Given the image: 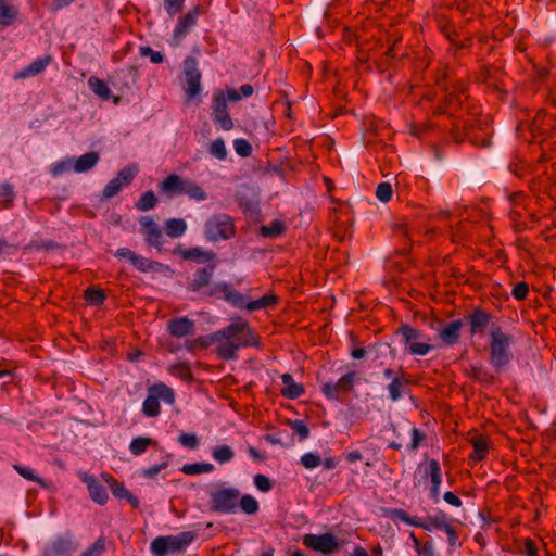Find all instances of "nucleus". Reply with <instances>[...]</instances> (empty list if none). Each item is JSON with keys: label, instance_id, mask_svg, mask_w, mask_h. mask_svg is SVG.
<instances>
[{"label": "nucleus", "instance_id": "obj_1", "mask_svg": "<svg viewBox=\"0 0 556 556\" xmlns=\"http://www.w3.org/2000/svg\"><path fill=\"white\" fill-rule=\"evenodd\" d=\"M216 343V354L223 361L238 358V351L242 348L261 349V338L250 324L241 317L233 319L226 327L207 336H201L186 341V349L194 353L198 350H206Z\"/></svg>", "mask_w": 556, "mask_h": 556}, {"label": "nucleus", "instance_id": "obj_2", "mask_svg": "<svg viewBox=\"0 0 556 556\" xmlns=\"http://www.w3.org/2000/svg\"><path fill=\"white\" fill-rule=\"evenodd\" d=\"M514 336L503 330L498 324L491 325L489 331L490 365L497 371L507 368L513 361Z\"/></svg>", "mask_w": 556, "mask_h": 556}, {"label": "nucleus", "instance_id": "obj_3", "mask_svg": "<svg viewBox=\"0 0 556 556\" xmlns=\"http://www.w3.org/2000/svg\"><path fill=\"white\" fill-rule=\"evenodd\" d=\"M389 516L393 519L401 520L409 526L421 528L422 530L426 531H444L451 523H453V519H451L448 515L443 510H438L434 515L428 516L426 521H422L418 517H410L402 508L391 509Z\"/></svg>", "mask_w": 556, "mask_h": 556}, {"label": "nucleus", "instance_id": "obj_4", "mask_svg": "<svg viewBox=\"0 0 556 556\" xmlns=\"http://www.w3.org/2000/svg\"><path fill=\"white\" fill-rule=\"evenodd\" d=\"M194 539L195 534L191 531H185L178 535L157 536L151 543V552L154 556L181 553L186 551Z\"/></svg>", "mask_w": 556, "mask_h": 556}, {"label": "nucleus", "instance_id": "obj_5", "mask_svg": "<svg viewBox=\"0 0 556 556\" xmlns=\"http://www.w3.org/2000/svg\"><path fill=\"white\" fill-rule=\"evenodd\" d=\"M240 490L218 485L210 492V508L219 514H235L238 510Z\"/></svg>", "mask_w": 556, "mask_h": 556}, {"label": "nucleus", "instance_id": "obj_6", "mask_svg": "<svg viewBox=\"0 0 556 556\" xmlns=\"http://www.w3.org/2000/svg\"><path fill=\"white\" fill-rule=\"evenodd\" d=\"M236 233L232 217L228 214H214L204 224V236L208 241L228 240Z\"/></svg>", "mask_w": 556, "mask_h": 556}, {"label": "nucleus", "instance_id": "obj_7", "mask_svg": "<svg viewBox=\"0 0 556 556\" xmlns=\"http://www.w3.org/2000/svg\"><path fill=\"white\" fill-rule=\"evenodd\" d=\"M397 333L402 336V342L408 346L412 355L425 356L433 349L430 343L422 341L425 334L421 331L407 324L402 325Z\"/></svg>", "mask_w": 556, "mask_h": 556}, {"label": "nucleus", "instance_id": "obj_8", "mask_svg": "<svg viewBox=\"0 0 556 556\" xmlns=\"http://www.w3.org/2000/svg\"><path fill=\"white\" fill-rule=\"evenodd\" d=\"M303 544L318 553H323L324 555H330L338 552L341 547V543L338 538L331 533L326 532L324 534H305L303 536Z\"/></svg>", "mask_w": 556, "mask_h": 556}, {"label": "nucleus", "instance_id": "obj_9", "mask_svg": "<svg viewBox=\"0 0 556 556\" xmlns=\"http://www.w3.org/2000/svg\"><path fill=\"white\" fill-rule=\"evenodd\" d=\"M139 232L143 236L148 247L156 249L159 252L163 249V231L161 226L151 216H141L138 219Z\"/></svg>", "mask_w": 556, "mask_h": 556}, {"label": "nucleus", "instance_id": "obj_10", "mask_svg": "<svg viewBox=\"0 0 556 556\" xmlns=\"http://www.w3.org/2000/svg\"><path fill=\"white\" fill-rule=\"evenodd\" d=\"M114 255L119 260H128L140 273H161L165 268L162 263L136 254L127 248L117 249Z\"/></svg>", "mask_w": 556, "mask_h": 556}, {"label": "nucleus", "instance_id": "obj_11", "mask_svg": "<svg viewBox=\"0 0 556 556\" xmlns=\"http://www.w3.org/2000/svg\"><path fill=\"white\" fill-rule=\"evenodd\" d=\"M74 535L66 532L48 542L43 548L45 556H70L78 549Z\"/></svg>", "mask_w": 556, "mask_h": 556}, {"label": "nucleus", "instance_id": "obj_12", "mask_svg": "<svg viewBox=\"0 0 556 556\" xmlns=\"http://www.w3.org/2000/svg\"><path fill=\"white\" fill-rule=\"evenodd\" d=\"M212 117L214 123L223 130H230L233 128V122L228 113L227 99L222 90H216L212 99Z\"/></svg>", "mask_w": 556, "mask_h": 556}, {"label": "nucleus", "instance_id": "obj_13", "mask_svg": "<svg viewBox=\"0 0 556 556\" xmlns=\"http://www.w3.org/2000/svg\"><path fill=\"white\" fill-rule=\"evenodd\" d=\"M184 76L187 85L185 89L187 100L190 101L201 92L202 74L198 68V61L194 58L188 56L184 61Z\"/></svg>", "mask_w": 556, "mask_h": 556}, {"label": "nucleus", "instance_id": "obj_14", "mask_svg": "<svg viewBox=\"0 0 556 556\" xmlns=\"http://www.w3.org/2000/svg\"><path fill=\"white\" fill-rule=\"evenodd\" d=\"M138 173L136 165H129L122 168L117 175L111 179L102 191V199H111L119 193V191L131 184Z\"/></svg>", "mask_w": 556, "mask_h": 556}, {"label": "nucleus", "instance_id": "obj_15", "mask_svg": "<svg viewBox=\"0 0 556 556\" xmlns=\"http://www.w3.org/2000/svg\"><path fill=\"white\" fill-rule=\"evenodd\" d=\"M493 315L492 313L483 309L482 307H476L469 313L465 320L469 327V333L471 337L482 336L485 331L491 328Z\"/></svg>", "mask_w": 556, "mask_h": 556}, {"label": "nucleus", "instance_id": "obj_16", "mask_svg": "<svg viewBox=\"0 0 556 556\" xmlns=\"http://www.w3.org/2000/svg\"><path fill=\"white\" fill-rule=\"evenodd\" d=\"M355 376L354 371H350L337 382H326L321 388L324 395L329 400H339L342 394H346L353 389Z\"/></svg>", "mask_w": 556, "mask_h": 556}, {"label": "nucleus", "instance_id": "obj_17", "mask_svg": "<svg viewBox=\"0 0 556 556\" xmlns=\"http://www.w3.org/2000/svg\"><path fill=\"white\" fill-rule=\"evenodd\" d=\"M216 293H223L224 299L232 306L240 309H248L249 301L247 300L245 295L241 294L230 285L226 282L215 285L214 290L210 294L213 295Z\"/></svg>", "mask_w": 556, "mask_h": 556}, {"label": "nucleus", "instance_id": "obj_18", "mask_svg": "<svg viewBox=\"0 0 556 556\" xmlns=\"http://www.w3.org/2000/svg\"><path fill=\"white\" fill-rule=\"evenodd\" d=\"M425 476L430 479V497L434 503H438L440 500V486L442 483V470L440 463L431 458L427 462V468L425 471Z\"/></svg>", "mask_w": 556, "mask_h": 556}, {"label": "nucleus", "instance_id": "obj_19", "mask_svg": "<svg viewBox=\"0 0 556 556\" xmlns=\"http://www.w3.org/2000/svg\"><path fill=\"white\" fill-rule=\"evenodd\" d=\"M79 478L86 484L89 495L94 503L104 505L108 502V492L94 476L84 472L79 475Z\"/></svg>", "mask_w": 556, "mask_h": 556}, {"label": "nucleus", "instance_id": "obj_20", "mask_svg": "<svg viewBox=\"0 0 556 556\" xmlns=\"http://www.w3.org/2000/svg\"><path fill=\"white\" fill-rule=\"evenodd\" d=\"M553 127L554 116H548L544 109L538 110L531 123L533 136L545 138L549 136Z\"/></svg>", "mask_w": 556, "mask_h": 556}, {"label": "nucleus", "instance_id": "obj_21", "mask_svg": "<svg viewBox=\"0 0 556 556\" xmlns=\"http://www.w3.org/2000/svg\"><path fill=\"white\" fill-rule=\"evenodd\" d=\"M167 331L172 337L184 338L194 332V321L184 317H175L167 321Z\"/></svg>", "mask_w": 556, "mask_h": 556}, {"label": "nucleus", "instance_id": "obj_22", "mask_svg": "<svg viewBox=\"0 0 556 556\" xmlns=\"http://www.w3.org/2000/svg\"><path fill=\"white\" fill-rule=\"evenodd\" d=\"M463 326L462 319L453 320L439 330L438 337L445 346H453L459 342Z\"/></svg>", "mask_w": 556, "mask_h": 556}, {"label": "nucleus", "instance_id": "obj_23", "mask_svg": "<svg viewBox=\"0 0 556 556\" xmlns=\"http://www.w3.org/2000/svg\"><path fill=\"white\" fill-rule=\"evenodd\" d=\"M186 180L187 178H184L180 175L172 174L159 184V192L167 195L168 198L182 195Z\"/></svg>", "mask_w": 556, "mask_h": 556}, {"label": "nucleus", "instance_id": "obj_24", "mask_svg": "<svg viewBox=\"0 0 556 556\" xmlns=\"http://www.w3.org/2000/svg\"><path fill=\"white\" fill-rule=\"evenodd\" d=\"M214 271V264L197 269L193 274L192 280L188 283V290L191 292H199L203 288L207 287L212 281Z\"/></svg>", "mask_w": 556, "mask_h": 556}, {"label": "nucleus", "instance_id": "obj_25", "mask_svg": "<svg viewBox=\"0 0 556 556\" xmlns=\"http://www.w3.org/2000/svg\"><path fill=\"white\" fill-rule=\"evenodd\" d=\"M52 60L53 59L50 54L36 59L29 65L17 72L14 75V79H25L42 73L47 68V66L52 62Z\"/></svg>", "mask_w": 556, "mask_h": 556}, {"label": "nucleus", "instance_id": "obj_26", "mask_svg": "<svg viewBox=\"0 0 556 556\" xmlns=\"http://www.w3.org/2000/svg\"><path fill=\"white\" fill-rule=\"evenodd\" d=\"M174 254L180 255L184 260L194 261L198 263L212 262L215 258V254L213 252L204 251L200 247H194L191 249H181L178 247L174 250Z\"/></svg>", "mask_w": 556, "mask_h": 556}, {"label": "nucleus", "instance_id": "obj_27", "mask_svg": "<svg viewBox=\"0 0 556 556\" xmlns=\"http://www.w3.org/2000/svg\"><path fill=\"white\" fill-rule=\"evenodd\" d=\"M200 14V5L194 7L184 16H181L174 29V36L180 38L186 36L189 30L197 24L198 16Z\"/></svg>", "mask_w": 556, "mask_h": 556}, {"label": "nucleus", "instance_id": "obj_28", "mask_svg": "<svg viewBox=\"0 0 556 556\" xmlns=\"http://www.w3.org/2000/svg\"><path fill=\"white\" fill-rule=\"evenodd\" d=\"M282 388L280 394L289 400H296L305 393L304 386L294 381L291 374H283L281 376Z\"/></svg>", "mask_w": 556, "mask_h": 556}, {"label": "nucleus", "instance_id": "obj_29", "mask_svg": "<svg viewBox=\"0 0 556 556\" xmlns=\"http://www.w3.org/2000/svg\"><path fill=\"white\" fill-rule=\"evenodd\" d=\"M471 445L473 451L469 455V463L475 465L486 457L490 450V441L488 437L479 434L471 440Z\"/></svg>", "mask_w": 556, "mask_h": 556}, {"label": "nucleus", "instance_id": "obj_30", "mask_svg": "<svg viewBox=\"0 0 556 556\" xmlns=\"http://www.w3.org/2000/svg\"><path fill=\"white\" fill-rule=\"evenodd\" d=\"M409 383L406 374L400 369V371L393 377L392 381L387 387L389 396L393 402L399 401L403 393L402 390Z\"/></svg>", "mask_w": 556, "mask_h": 556}, {"label": "nucleus", "instance_id": "obj_31", "mask_svg": "<svg viewBox=\"0 0 556 556\" xmlns=\"http://www.w3.org/2000/svg\"><path fill=\"white\" fill-rule=\"evenodd\" d=\"M466 375L470 379L483 384L492 386L495 382V377L492 372L483 368L482 366L470 365L466 369Z\"/></svg>", "mask_w": 556, "mask_h": 556}, {"label": "nucleus", "instance_id": "obj_32", "mask_svg": "<svg viewBox=\"0 0 556 556\" xmlns=\"http://www.w3.org/2000/svg\"><path fill=\"white\" fill-rule=\"evenodd\" d=\"M18 16L17 7L11 4L9 0H0V26L9 27L15 23Z\"/></svg>", "mask_w": 556, "mask_h": 556}, {"label": "nucleus", "instance_id": "obj_33", "mask_svg": "<svg viewBox=\"0 0 556 556\" xmlns=\"http://www.w3.org/2000/svg\"><path fill=\"white\" fill-rule=\"evenodd\" d=\"M100 156L98 152L91 151L80 155L78 159L73 160V169L76 173H85L96 166Z\"/></svg>", "mask_w": 556, "mask_h": 556}, {"label": "nucleus", "instance_id": "obj_34", "mask_svg": "<svg viewBox=\"0 0 556 556\" xmlns=\"http://www.w3.org/2000/svg\"><path fill=\"white\" fill-rule=\"evenodd\" d=\"M148 392L154 394V397L160 402V400L164 401L166 404L175 403V393L172 388L166 386L163 382H156L148 388Z\"/></svg>", "mask_w": 556, "mask_h": 556}, {"label": "nucleus", "instance_id": "obj_35", "mask_svg": "<svg viewBox=\"0 0 556 556\" xmlns=\"http://www.w3.org/2000/svg\"><path fill=\"white\" fill-rule=\"evenodd\" d=\"M150 446H157V442L150 437H136L129 444V451L134 456H140L146 453Z\"/></svg>", "mask_w": 556, "mask_h": 556}, {"label": "nucleus", "instance_id": "obj_36", "mask_svg": "<svg viewBox=\"0 0 556 556\" xmlns=\"http://www.w3.org/2000/svg\"><path fill=\"white\" fill-rule=\"evenodd\" d=\"M186 230L187 223L182 218H169L165 222L164 231L170 238H179Z\"/></svg>", "mask_w": 556, "mask_h": 556}, {"label": "nucleus", "instance_id": "obj_37", "mask_svg": "<svg viewBox=\"0 0 556 556\" xmlns=\"http://www.w3.org/2000/svg\"><path fill=\"white\" fill-rule=\"evenodd\" d=\"M453 89L447 92L446 100L451 108L460 106L463 101L467 99L466 86L463 81L452 87Z\"/></svg>", "mask_w": 556, "mask_h": 556}, {"label": "nucleus", "instance_id": "obj_38", "mask_svg": "<svg viewBox=\"0 0 556 556\" xmlns=\"http://www.w3.org/2000/svg\"><path fill=\"white\" fill-rule=\"evenodd\" d=\"M182 194L188 195L195 201H204L207 199L206 191L195 181L188 179L185 182Z\"/></svg>", "mask_w": 556, "mask_h": 556}, {"label": "nucleus", "instance_id": "obj_39", "mask_svg": "<svg viewBox=\"0 0 556 556\" xmlns=\"http://www.w3.org/2000/svg\"><path fill=\"white\" fill-rule=\"evenodd\" d=\"M212 457L218 464H226L235 458V452L229 445H217L212 450Z\"/></svg>", "mask_w": 556, "mask_h": 556}, {"label": "nucleus", "instance_id": "obj_40", "mask_svg": "<svg viewBox=\"0 0 556 556\" xmlns=\"http://www.w3.org/2000/svg\"><path fill=\"white\" fill-rule=\"evenodd\" d=\"M279 298L275 294H265L258 300L249 301L248 311L254 312L260 309H265L269 306H274L278 303Z\"/></svg>", "mask_w": 556, "mask_h": 556}, {"label": "nucleus", "instance_id": "obj_41", "mask_svg": "<svg viewBox=\"0 0 556 556\" xmlns=\"http://www.w3.org/2000/svg\"><path fill=\"white\" fill-rule=\"evenodd\" d=\"M84 300L91 306H100L106 300L102 289L90 287L84 291Z\"/></svg>", "mask_w": 556, "mask_h": 556}, {"label": "nucleus", "instance_id": "obj_42", "mask_svg": "<svg viewBox=\"0 0 556 556\" xmlns=\"http://www.w3.org/2000/svg\"><path fill=\"white\" fill-rule=\"evenodd\" d=\"M89 88L101 99L108 100L111 97V90L105 81L98 77H90L88 79Z\"/></svg>", "mask_w": 556, "mask_h": 556}, {"label": "nucleus", "instance_id": "obj_43", "mask_svg": "<svg viewBox=\"0 0 556 556\" xmlns=\"http://www.w3.org/2000/svg\"><path fill=\"white\" fill-rule=\"evenodd\" d=\"M285 231L286 226L279 219H275L270 224L262 226L260 229V233L265 238H276L281 236Z\"/></svg>", "mask_w": 556, "mask_h": 556}, {"label": "nucleus", "instance_id": "obj_44", "mask_svg": "<svg viewBox=\"0 0 556 556\" xmlns=\"http://www.w3.org/2000/svg\"><path fill=\"white\" fill-rule=\"evenodd\" d=\"M142 413L147 417H156L161 413L160 402L154 397V394L148 392V396L142 403Z\"/></svg>", "mask_w": 556, "mask_h": 556}, {"label": "nucleus", "instance_id": "obj_45", "mask_svg": "<svg viewBox=\"0 0 556 556\" xmlns=\"http://www.w3.org/2000/svg\"><path fill=\"white\" fill-rule=\"evenodd\" d=\"M157 204V198L152 190L146 191L141 194L136 202V208L141 212H147L154 208Z\"/></svg>", "mask_w": 556, "mask_h": 556}, {"label": "nucleus", "instance_id": "obj_46", "mask_svg": "<svg viewBox=\"0 0 556 556\" xmlns=\"http://www.w3.org/2000/svg\"><path fill=\"white\" fill-rule=\"evenodd\" d=\"M238 508L248 515H254L260 510V504L252 495L240 494Z\"/></svg>", "mask_w": 556, "mask_h": 556}, {"label": "nucleus", "instance_id": "obj_47", "mask_svg": "<svg viewBox=\"0 0 556 556\" xmlns=\"http://www.w3.org/2000/svg\"><path fill=\"white\" fill-rule=\"evenodd\" d=\"M213 470L214 466L210 463L186 464L181 467V471L188 476L208 473L212 472Z\"/></svg>", "mask_w": 556, "mask_h": 556}, {"label": "nucleus", "instance_id": "obj_48", "mask_svg": "<svg viewBox=\"0 0 556 556\" xmlns=\"http://www.w3.org/2000/svg\"><path fill=\"white\" fill-rule=\"evenodd\" d=\"M15 199L14 188L10 184L0 185V208H9Z\"/></svg>", "mask_w": 556, "mask_h": 556}, {"label": "nucleus", "instance_id": "obj_49", "mask_svg": "<svg viewBox=\"0 0 556 556\" xmlns=\"http://www.w3.org/2000/svg\"><path fill=\"white\" fill-rule=\"evenodd\" d=\"M13 469L24 479L31 482H36L42 488L47 486L46 481L42 478L38 477L31 468L15 464L13 465Z\"/></svg>", "mask_w": 556, "mask_h": 556}, {"label": "nucleus", "instance_id": "obj_50", "mask_svg": "<svg viewBox=\"0 0 556 556\" xmlns=\"http://www.w3.org/2000/svg\"><path fill=\"white\" fill-rule=\"evenodd\" d=\"M208 153L219 161L227 159L228 152L223 138L213 140L208 146Z\"/></svg>", "mask_w": 556, "mask_h": 556}, {"label": "nucleus", "instance_id": "obj_51", "mask_svg": "<svg viewBox=\"0 0 556 556\" xmlns=\"http://www.w3.org/2000/svg\"><path fill=\"white\" fill-rule=\"evenodd\" d=\"M169 371L184 381H191L193 379L191 368L187 363H176L172 365Z\"/></svg>", "mask_w": 556, "mask_h": 556}, {"label": "nucleus", "instance_id": "obj_52", "mask_svg": "<svg viewBox=\"0 0 556 556\" xmlns=\"http://www.w3.org/2000/svg\"><path fill=\"white\" fill-rule=\"evenodd\" d=\"M106 551V539L99 536L80 556H103Z\"/></svg>", "mask_w": 556, "mask_h": 556}, {"label": "nucleus", "instance_id": "obj_53", "mask_svg": "<svg viewBox=\"0 0 556 556\" xmlns=\"http://www.w3.org/2000/svg\"><path fill=\"white\" fill-rule=\"evenodd\" d=\"M288 426L299 435L300 440H305L309 437V429L303 420H288Z\"/></svg>", "mask_w": 556, "mask_h": 556}, {"label": "nucleus", "instance_id": "obj_54", "mask_svg": "<svg viewBox=\"0 0 556 556\" xmlns=\"http://www.w3.org/2000/svg\"><path fill=\"white\" fill-rule=\"evenodd\" d=\"M410 435H412V441L410 443L408 444L407 448L410 451V452H416L418 450V447L425 443L426 439H427V435L424 431H421L420 429L416 428V427H413L412 430H410Z\"/></svg>", "mask_w": 556, "mask_h": 556}, {"label": "nucleus", "instance_id": "obj_55", "mask_svg": "<svg viewBox=\"0 0 556 556\" xmlns=\"http://www.w3.org/2000/svg\"><path fill=\"white\" fill-rule=\"evenodd\" d=\"M233 148L236 153L241 157H248L252 154V146L247 139H235Z\"/></svg>", "mask_w": 556, "mask_h": 556}, {"label": "nucleus", "instance_id": "obj_56", "mask_svg": "<svg viewBox=\"0 0 556 556\" xmlns=\"http://www.w3.org/2000/svg\"><path fill=\"white\" fill-rule=\"evenodd\" d=\"M73 168V160L67 159L53 163L50 167V174L54 177L62 175Z\"/></svg>", "mask_w": 556, "mask_h": 556}, {"label": "nucleus", "instance_id": "obj_57", "mask_svg": "<svg viewBox=\"0 0 556 556\" xmlns=\"http://www.w3.org/2000/svg\"><path fill=\"white\" fill-rule=\"evenodd\" d=\"M392 193V186L389 182H380L376 188V197L383 203L391 200Z\"/></svg>", "mask_w": 556, "mask_h": 556}, {"label": "nucleus", "instance_id": "obj_58", "mask_svg": "<svg viewBox=\"0 0 556 556\" xmlns=\"http://www.w3.org/2000/svg\"><path fill=\"white\" fill-rule=\"evenodd\" d=\"M466 137L478 147H489L491 144L490 141V132H484L481 138H478V136L473 132L472 129L466 130Z\"/></svg>", "mask_w": 556, "mask_h": 556}, {"label": "nucleus", "instance_id": "obj_59", "mask_svg": "<svg viewBox=\"0 0 556 556\" xmlns=\"http://www.w3.org/2000/svg\"><path fill=\"white\" fill-rule=\"evenodd\" d=\"M115 497L119 500H126L129 504H131L132 507H138L139 500L134 496L124 484H122L119 488H117V491L113 494Z\"/></svg>", "mask_w": 556, "mask_h": 556}, {"label": "nucleus", "instance_id": "obj_60", "mask_svg": "<svg viewBox=\"0 0 556 556\" xmlns=\"http://www.w3.org/2000/svg\"><path fill=\"white\" fill-rule=\"evenodd\" d=\"M301 464L306 469H314V468L318 467L321 464V458H320L319 455H317L315 453H305L301 457Z\"/></svg>", "mask_w": 556, "mask_h": 556}, {"label": "nucleus", "instance_id": "obj_61", "mask_svg": "<svg viewBox=\"0 0 556 556\" xmlns=\"http://www.w3.org/2000/svg\"><path fill=\"white\" fill-rule=\"evenodd\" d=\"M178 442L187 448H198L200 442L194 433H182L178 437Z\"/></svg>", "mask_w": 556, "mask_h": 556}, {"label": "nucleus", "instance_id": "obj_62", "mask_svg": "<svg viewBox=\"0 0 556 556\" xmlns=\"http://www.w3.org/2000/svg\"><path fill=\"white\" fill-rule=\"evenodd\" d=\"M185 0H164V9L166 13L173 17L184 8Z\"/></svg>", "mask_w": 556, "mask_h": 556}, {"label": "nucleus", "instance_id": "obj_63", "mask_svg": "<svg viewBox=\"0 0 556 556\" xmlns=\"http://www.w3.org/2000/svg\"><path fill=\"white\" fill-rule=\"evenodd\" d=\"M140 55L141 56H149L150 61L154 64L162 63L164 61V55L159 52L154 51L151 47L144 46L140 47Z\"/></svg>", "mask_w": 556, "mask_h": 556}, {"label": "nucleus", "instance_id": "obj_64", "mask_svg": "<svg viewBox=\"0 0 556 556\" xmlns=\"http://www.w3.org/2000/svg\"><path fill=\"white\" fill-rule=\"evenodd\" d=\"M520 553L526 556H539V547L532 539L527 538L522 542Z\"/></svg>", "mask_w": 556, "mask_h": 556}]
</instances>
